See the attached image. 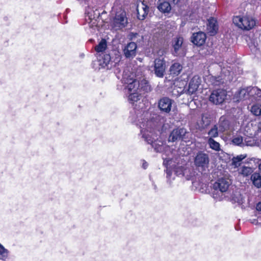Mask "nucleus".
Instances as JSON below:
<instances>
[{
  "label": "nucleus",
  "instance_id": "obj_16",
  "mask_svg": "<svg viewBox=\"0 0 261 261\" xmlns=\"http://www.w3.org/2000/svg\"><path fill=\"white\" fill-rule=\"evenodd\" d=\"M186 133L187 130L184 128L174 129L171 133L168 140L169 142H175L177 140L182 139Z\"/></svg>",
  "mask_w": 261,
  "mask_h": 261
},
{
  "label": "nucleus",
  "instance_id": "obj_19",
  "mask_svg": "<svg viewBox=\"0 0 261 261\" xmlns=\"http://www.w3.org/2000/svg\"><path fill=\"white\" fill-rule=\"evenodd\" d=\"M218 30V25L217 20L211 17L207 20V33L211 36L215 35Z\"/></svg>",
  "mask_w": 261,
  "mask_h": 261
},
{
  "label": "nucleus",
  "instance_id": "obj_20",
  "mask_svg": "<svg viewBox=\"0 0 261 261\" xmlns=\"http://www.w3.org/2000/svg\"><path fill=\"white\" fill-rule=\"evenodd\" d=\"M157 5L158 10L163 13H169L171 10L170 3L164 0H159Z\"/></svg>",
  "mask_w": 261,
  "mask_h": 261
},
{
  "label": "nucleus",
  "instance_id": "obj_42",
  "mask_svg": "<svg viewBox=\"0 0 261 261\" xmlns=\"http://www.w3.org/2000/svg\"><path fill=\"white\" fill-rule=\"evenodd\" d=\"M138 35L137 33H132L130 35L131 38L133 39L134 37H136Z\"/></svg>",
  "mask_w": 261,
  "mask_h": 261
},
{
  "label": "nucleus",
  "instance_id": "obj_34",
  "mask_svg": "<svg viewBox=\"0 0 261 261\" xmlns=\"http://www.w3.org/2000/svg\"><path fill=\"white\" fill-rule=\"evenodd\" d=\"M211 80H212V84L214 85H215V86L219 85L220 84H221V83H223L220 81V79L219 77H216L212 76L211 77Z\"/></svg>",
  "mask_w": 261,
  "mask_h": 261
},
{
  "label": "nucleus",
  "instance_id": "obj_24",
  "mask_svg": "<svg viewBox=\"0 0 261 261\" xmlns=\"http://www.w3.org/2000/svg\"><path fill=\"white\" fill-rule=\"evenodd\" d=\"M182 69V66L181 64L178 63H174L170 67V74L175 76L178 75L180 73Z\"/></svg>",
  "mask_w": 261,
  "mask_h": 261
},
{
  "label": "nucleus",
  "instance_id": "obj_11",
  "mask_svg": "<svg viewBox=\"0 0 261 261\" xmlns=\"http://www.w3.org/2000/svg\"><path fill=\"white\" fill-rule=\"evenodd\" d=\"M173 100L167 97H164L158 101V108L161 111L165 113H169L171 111Z\"/></svg>",
  "mask_w": 261,
  "mask_h": 261
},
{
  "label": "nucleus",
  "instance_id": "obj_32",
  "mask_svg": "<svg viewBox=\"0 0 261 261\" xmlns=\"http://www.w3.org/2000/svg\"><path fill=\"white\" fill-rule=\"evenodd\" d=\"M8 254V251L0 243V259H5Z\"/></svg>",
  "mask_w": 261,
  "mask_h": 261
},
{
  "label": "nucleus",
  "instance_id": "obj_29",
  "mask_svg": "<svg viewBox=\"0 0 261 261\" xmlns=\"http://www.w3.org/2000/svg\"><path fill=\"white\" fill-rule=\"evenodd\" d=\"M129 94L128 96V100L129 102L133 103L137 101L139 99V95L137 92H129Z\"/></svg>",
  "mask_w": 261,
  "mask_h": 261
},
{
  "label": "nucleus",
  "instance_id": "obj_27",
  "mask_svg": "<svg viewBox=\"0 0 261 261\" xmlns=\"http://www.w3.org/2000/svg\"><path fill=\"white\" fill-rule=\"evenodd\" d=\"M219 133H220V132H219L217 125H214L208 132L207 134L208 137L207 138H212V139L216 138L219 136Z\"/></svg>",
  "mask_w": 261,
  "mask_h": 261
},
{
  "label": "nucleus",
  "instance_id": "obj_5",
  "mask_svg": "<svg viewBox=\"0 0 261 261\" xmlns=\"http://www.w3.org/2000/svg\"><path fill=\"white\" fill-rule=\"evenodd\" d=\"M128 23V19L126 12L124 10H120L116 12L112 22L113 28L116 30H120L125 28Z\"/></svg>",
  "mask_w": 261,
  "mask_h": 261
},
{
  "label": "nucleus",
  "instance_id": "obj_15",
  "mask_svg": "<svg viewBox=\"0 0 261 261\" xmlns=\"http://www.w3.org/2000/svg\"><path fill=\"white\" fill-rule=\"evenodd\" d=\"M137 44L133 42L127 43L123 48L124 56L128 59H133L136 55Z\"/></svg>",
  "mask_w": 261,
  "mask_h": 261
},
{
  "label": "nucleus",
  "instance_id": "obj_2",
  "mask_svg": "<svg viewBox=\"0 0 261 261\" xmlns=\"http://www.w3.org/2000/svg\"><path fill=\"white\" fill-rule=\"evenodd\" d=\"M231 184V180L228 178H219L213 186V197L216 200H222L225 197L224 193L227 191Z\"/></svg>",
  "mask_w": 261,
  "mask_h": 261
},
{
  "label": "nucleus",
  "instance_id": "obj_36",
  "mask_svg": "<svg viewBox=\"0 0 261 261\" xmlns=\"http://www.w3.org/2000/svg\"><path fill=\"white\" fill-rule=\"evenodd\" d=\"M166 173H167V178L169 180V179L170 178V177L171 176L172 173L170 170H169L168 169H167Z\"/></svg>",
  "mask_w": 261,
  "mask_h": 261
},
{
  "label": "nucleus",
  "instance_id": "obj_37",
  "mask_svg": "<svg viewBox=\"0 0 261 261\" xmlns=\"http://www.w3.org/2000/svg\"><path fill=\"white\" fill-rule=\"evenodd\" d=\"M256 209L258 211H261V202H259L256 204Z\"/></svg>",
  "mask_w": 261,
  "mask_h": 261
},
{
  "label": "nucleus",
  "instance_id": "obj_30",
  "mask_svg": "<svg viewBox=\"0 0 261 261\" xmlns=\"http://www.w3.org/2000/svg\"><path fill=\"white\" fill-rule=\"evenodd\" d=\"M232 142L235 145L240 146H243L245 144L243 141V137L241 136L234 137L232 140Z\"/></svg>",
  "mask_w": 261,
  "mask_h": 261
},
{
  "label": "nucleus",
  "instance_id": "obj_25",
  "mask_svg": "<svg viewBox=\"0 0 261 261\" xmlns=\"http://www.w3.org/2000/svg\"><path fill=\"white\" fill-rule=\"evenodd\" d=\"M139 91H142L144 92H149L151 91V88L150 85L149 84L147 81L146 80H142L140 82H139Z\"/></svg>",
  "mask_w": 261,
  "mask_h": 261
},
{
  "label": "nucleus",
  "instance_id": "obj_7",
  "mask_svg": "<svg viewBox=\"0 0 261 261\" xmlns=\"http://www.w3.org/2000/svg\"><path fill=\"white\" fill-rule=\"evenodd\" d=\"M249 96H254L257 100H261V90L257 87H248L240 90L239 97L241 99H247Z\"/></svg>",
  "mask_w": 261,
  "mask_h": 261
},
{
  "label": "nucleus",
  "instance_id": "obj_40",
  "mask_svg": "<svg viewBox=\"0 0 261 261\" xmlns=\"http://www.w3.org/2000/svg\"><path fill=\"white\" fill-rule=\"evenodd\" d=\"M148 166V164L146 162H145L144 161L143 164H142V167L144 169H146L147 167Z\"/></svg>",
  "mask_w": 261,
  "mask_h": 261
},
{
  "label": "nucleus",
  "instance_id": "obj_43",
  "mask_svg": "<svg viewBox=\"0 0 261 261\" xmlns=\"http://www.w3.org/2000/svg\"><path fill=\"white\" fill-rule=\"evenodd\" d=\"M148 114V113H146L145 114V116H146Z\"/></svg>",
  "mask_w": 261,
  "mask_h": 261
},
{
  "label": "nucleus",
  "instance_id": "obj_21",
  "mask_svg": "<svg viewBox=\"0 0 261 261\" xmlns=\"http://www.w3.org/2000/svg\"><path fill=\"white\" fill-rule=\"evenodd\" d=\"M254 169L253 167L242 166L238 169V173L244 177H247L254 173Z\"/></svg>",
  "mask_w": 261,
  "mask_h": 261
},
{
  "label": "nucleus",
  "instance_id": "obj_17",
  "mask_svg": "<svg viewBox=\"0 0 261 261\" xmlns=\"http://www.w3.org/2000/svg\"><path fill=\"white\" fill-rule=\"evenodd\" d=\"M206 35L202 32L194 33L191 37V41L197 46L203 45L206 40Z\"/></svg>",
  "mask_w": 261,
  "mask_h": 261
},
{
  "label": "nucleus",
  "instance_id": "obj_26",
  "mask_svg": "<svg viewBox=\"0 0 261 261\" xmlns=\"http://www.w3.org/2000/svg\"><path fill=\"white\" fill-rule=\"evenodd\" d=\"M107 47V41L102 39L98 44L95 47V50L97 53H102L106 50Z\"/></svg>",
  "mask_w": 261,
  "mask_h": 261
},
{
  "label": "nucleus",
  "instance_id": "obj_41",
  "mask_svg": "<svg viewBox=\"0 0 261 261\" xmlns=\"http://www.w3.org/2000/svg\"><path fill=\"white\" fill-rule=\"evenodd\" d=\"M258 169L261 172V160H259L257 162Z\"/></svg>",
  "mask_w": 261,
  "mask_h": 261
},
{
  "label": "nucleus",
  "instance_id": "obj_18",
  "mask_svg": "<svg viewBox=\"0 0 261 261\" xmlns=\"http://www.w3.org/2000/svg\"><path fill=\"white\" fill-rule=\"evenodd\" d=\"M201 83V79L198 75H195L190 81L188 92L189 94L195 93Z\"/></svg>",
  "mask_w": 261,
  "mask_h": 261
},
{
  "label": "nucleus",
  "instance_id": "obj_22",
  "mask_svg": "<svg viewBox=\"0 0 261 261\" xmlns=\"http://www.w3.org/2000/svg\"><path fill=\"white\" fill-rule=\"evenodd\" d=\"M253 185L256 188H261V174L257 172H254L250 176Z\"/></svg>",
  "mask_w": 261,
  "mask_h": 261
},
{
  "label": "nucleus",
  "instance_id": "obj_12",
  "mask_svg": "<svg viewBox=\"0 0 261 261\" xmlns=\"http://www.w3.org/2000/svg\"><path fill=\"white\" fill-rule=\"evenodd\" d=\"M183 38L180 36L177 37L173 40V54L175 56H184V49L182 47Z\"/></svg>",
  "mask_w": 261,
  "mask_h": 261
},
{
  "label": "nucleus",
  "instance_id": "obj_14",
  "mask_svg": "<svg viewBox=\"0 0 261 261\" xmlns=\"http://www.w3.org/2000/svg\"><path fill=\"white\" fill-rule=\"evenodd\" d=\"M137 17L140 20H144L149 12V7L144 1L138 2L137 6Z\"/></svg>",
  "mask_w": 261,
  "mask_h": 261
},
{
  "label": "nucleus",
  "instance_id": "obj_33",
  "mask_svg": "<svg viewBox=\"0 0 261 261\" xmlns=\"http://www.w3.org/2000/svg\"><path fill=\"white\" fill-rule=\"evenodd\" d=\"M244 159V157L242 155L237 156V157H234L232 159V165L236 167H237L240 166L241 162Z\"/></svg>",
  "mask_w": 261,
  "mask_h": 261
},
{
  "label": "nucleus",
  "instance_id": "obj_13",
  "mask_svg": "<svg viewBox=\"0 0 261 261\" xmlns=\"http://www.w3.org/2000/svg\"><path fill=\"white\" fill-rule=\"evenodd\" d=\"M99 65L103 68L110 69L116 65V62L113 61L109 54H103L98 59Z\"/></svg>",
  "mask_w": 261,
  "mask_h": 261
},
{
  "label": "nucleus",
  "instance_id": "obj_9",
  "mask_svg": "<svg viewBox=\"0 0 261 261\" xmlns=\"http://www.w3.org/2000/svg\"><path fill=\"white\" fill-rule=\"evenodd\" d=\"M166 70V62L163 59H156L154 61V74L158 77H163Z\"/></svg>",
  "mask_w": 261,
  "mask_h": 261
},
{
  "label": "nucleus",
  "instance_id": "obj_38",
  "mask_svg": "<svg viewBox=\"0 0 261 261\" xmlns=\"http://www.w3.org/2000/svg\"><path fill=\"white\" fill-rule=\"evenodd\" d=\"M251 50L255 54H257V53L259 52V50H258V49L257 48H256L255 46L254 47L253 49V48H251Z\"/></svg>",
  "mask_w": 261,
  "mask_h": 261
},
{
  "label": "nucleus",
  "instance_id": "obj_3",
  "mask_svg": "<svg viewBox=\"0 0 261 261\" xmlns=\"http://www.w3.org/2000/svg\"><path fill=\"white\" fill-rule=\"evenodd\" d=\"M233 24L239 28L249 31L252 29L255 25V20L249 15H237L232 18Z\"/></svg>",
  "mask_w": 261,
  "mask_h": 261
},
{
  "label": "nucleus",
  "instance_id": "obj_1",
  "mask_svg": "<svg viewBox=\"0 0 261 261\" xmlns=\"http://www.w3.org/2000/svg\"><path fill=\"white\" fill-rule=\"evenodd\" d=\"M159 118V116H155V119ZM141 128V134L142 137L148 143L152 145L154 150L156 152H161L163 149V142L156 140L157 139L158 132H159L160 127L161 123L159 124L155 120V118L152 117L150 120H146L142 121H139V124L137 123Z\"/></svg>",
  "mask_w": 261,
  "mask_h": 261
},
{
  "label": "nucleus",
  "instance_id": "obj_35",
  "mask_svg": "<svg viewBox=\"0 0 261 261\" xmlns=\"http://www.w3.org/2000/svg\"><path fill=\"white\" fill-rule=\"evenodd\" d=\"M175 172L177 175H184V167L182 166L177 167L175 168Z\"/></svg>",
  "mask_w": 261,
  "mask_h": 261
},
{
  "label": "nucleus",
  "instance_id": "obj_6",
  "mask_svg": "<svg viewBox=\"0 0 261 261\" xmlns=\"http://www.w3.org/2000/svg\"><path fill=\"white\" fill-rule=\"evenodd\" d=\"M122 82L124 84L127 85L126 89L128 92H137L139 88V82L134 78V75H127L123 74Z\"/></svg>",
  "mask_w": 261,
  "mask_h": 261
},
{
  "label": "nucleus",
  "instance_id": "obj_10",
  "mask_svg": "<svg viewBox=\"0 0 261 261\" xmlns=\"http://www.w3.org/2000/svg\"><path fill=\"white\" fill-rule=\"evenodd\" d=\"M220 133H223L227 135H230L231 126L230 121L224 116H221L218 123L217 124Z\"/></svg>",
  "mask_w": 261,
  "mask_h": 261
},
{
  "label": "nucleus",
  "instance_id": "obj_39",
  "mask_svg": "<svg viewBox=\"0 0 261 261\" xmlns=\"http://www.w3.org/2000/svg\"><path fill=\"white\" fill-rule=\"evenodd\" d=\"M175 5H178L181 0H169Z\"/></svg>",
  "mask_w": 261,
  "mask_h": 261
},
{
  "label": "nucleus",
  "instance_id": "obj_23",
  "mask_svg": "<svg viewBox=\"0 0 261 261\" xmlns=\"http://www.w3.org/2000/svg\"><path fill=\"white\" fill-rule=\"evenodd\" d=\"M207 142L209 147L212 150L218 152L221 150L220 143L216 141L214 139L207 138Z\"/></svg>",
  "mask_w": 261,
  "mask_h": 261
},
{
  "label": "nucleus",
  "instance_id": "obj_31",
  "mask_svg": "<svg viewBox=\"0 0 261 261\" xmlns=\"http://www.w3.org/2000/svg\"><path fill=\"white\" fill-rule=\"evenodd\" d=\"M251 111L254 115H261V105H253L251 108Z\"/></svg>",
  "mask_w": 261,
  "mask_h": 261
},
{
  "label": "nucleus",
  "instance_id": "obj_8",
  "mask_svg": "<svg viewBox=\"0 0 261 261\" xmlns=\"http://www.w3.org/2000/svg\"><path fill=\"white\" fill-rule=\"evenodd\" d=\"M227 96L226 91L225 90L219 89L213 91L210 97L209 100L215 105L222 103Z\"/></svg>",
  "mask_w": 261,
  "mask_h": 261
},
{
  "label": "nucleus",
  "instance_id": "obj_4",
  "mask_svg": "<svg viewBox=\"0 0 261 261\" xmlns=\"http://www.w3.org/2000/svg\"><path fill=\"white\" fill-rule=\"evenodd\" d=\"M195 166L202 171L208 167L210 157L208 154L203 151H198L194 159Z\"/></svg>",
  "mask_w": 261,
  "mask_h": 261
},
{
  "label": "nucleus",
  "instance_id": "obj_28",
  "mask_svg": "<svg viewBox=\"0 0 261 261\" xmlns=\"http://www.w3.org/2000/svg\"><path fill=\"white\" fill-rule=\"evenodd\" d=\"M201 126L200 127L204 129L207 127L211 122V118L206 115H202L201 118Z\"/></svg>",
  "mask_w": 261,
  "mask_h": 261
}]
</instances>
